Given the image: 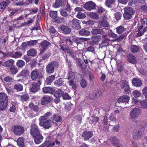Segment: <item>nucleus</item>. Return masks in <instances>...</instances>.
Segmentation results:
<instances>
[{
    "label": "nucleus",
    "mask_w": 147,
    "mask_h": 147,
    "mask_svg": "<svg viewBox=\"0 0 147 147\" xmlns=\"http://www.w3.org/2000/svg\"><path fill=\"white\" fill-rule=\"evenodd\" d=\"M30 133L34 137V142L36 144H39L42 142L43 137L40 134L38 126L34 123L31 125Z\"/></svg>",
    "instance_id": "obj_1"
},
{
    "label": "nucleus",
    "mask_w": 147,
    "mask_h": 147,
    "mask_svg": "<svg viewBox=\"0 0 147 147\" xmlns=\"http://www.w3.org/2000/svg\"><path fill=\"white\" fill-rule=\"evenodd\" d=\"M8 97L4 93H0V110L3 111L6 108L8 105Z\"/></svg>",
    "instance_id": "obj_2"
},
{
    "label": "nucleus",
    "mask_w": 147,
    "mask_h": 147,
    "mask_svg": "<svg viewBox=\"0 0 147 147\" xmlns=\"http://www.w3.org/2000/svg\"><path fill=\"white\" fill-rule=\"evenodd\" d=\"M124 13L123 14L124 18L126 20L131 19L132 16L135 13V11L131 7H127L124 9Z\"/></svg>",
    "instance_id": "obj_3"
},
{
    "label": "nucleus",
    "mask_w": 147,
    "mask_h": 147,
    "mask_svg": "<svg viewBox=\"0 0 147 147\" xmlns=\"http://www.w3.org/2000/svg\"><path fill=\"white\" fill-rule=\"evenodd\" d=\"M12 131L14 134L18 136H21L24 132V128L21 125H16L12 126Z\"/></svg>",
    "instance_id": "obj_4"
},
{
    "label": "nucleus",
    "mask_w": 147,
    "mask_h": 147,
    "mask_svg": "<svg viewBox=\"0 0 147 147\" xmlns=\"http://www.w3.org/2000/svg\"><path fill=\"white\" fill-rule=\"evenodd\" d=\"M42 77V73L38 69L33 70L31 73V78L33 80H36L37 78L40 79Z\"/></svg>",
    "instance_id": "obj_5"
},
{
    "label": "nucleus",
    "mask_w": 147,
    "mask_h": 147,
    "mask_svg": "<svg viewBox=\"0 0 147 147\" xmlns=\"http://www.w3.org/2000/svg\"><path fill=\"white\" fill-rule=\"evenodd\" d=\"M141 113L140 110L138 108H135L131 110L130 113L131 118L135 119L139 117Z\"/></svg>",
    "instance_id": "obj_6"
},
{
    "label": "nucleus",
    "mask_w": 147,
    "mask_h": 147,
    "mask_svg": "<svg viewBox=\"0 0 147 147\" xmlns=\"http://www.w3.org/2000/svg\"><path fill=\"white\" fill-rule=\"evenodd\" d=\"M57 63L55 61L52 62L49 64L46 67L47 72L49 74L52 73L54 71V67L58 66Z\"/></svg>",
    "instance_id": "obj_7"
},
{
    "label": "nucleus",
    "mask_w": 147,
    "mask_h": 147,
    "mask_svg": "<svg viewBox=\"0 0 147 147\" xmlns=\"http://www.w3.org/2000/svg\"><path fill=\"white\" fill-rule=\"evenodd\" d=\"M122 88L123 89L125 94H129L131 93V91L129 86L128 82L126 80H122L121 82Z\"/></svg>",
    "instance_id": "obj_8"
},
{
    "label": "nucleus",
    "mask_w": 147,
    "mask_h": 147,
    "mask_svg": "<svg viewBox=\"0 0 147 147\" xmlns=\"http://www.w3.org/2000/svg\"><path fill=\"white\" fill-rule=\"evenodd\" d=\"M71 25L73 28L77 30L80 29V21L74 18L71 22Z\"/></svg>",
    "instance_id": "obj_9"
},
{
    "label": "nucleus",
    "mask_w": 147,
    "mask_h": 147,
    "mask_svg": "<svg viewBox=\"0 0 147 147\" xmlns=\"http://www.w3.org/2000/svg\"><path fill=\"white\" fill-rule=\"evenodd\" d=\"M51 45L50 43L47 40H44L40 43V47L41 48L40 53H42L45 50L47 49L48 47Z\"/></svg>",
    "instance_id": "obj_10"
},
{
    "label": "nucleus",
    "mask_w": 147,
    "mask_h": 147,
    "mask_svg": "<svg viewBox=\"0 0 147 147\" xmlns=\"http://www.w3.org/2000/svg\"><path fill=\"white\" fill-rule=\"evenodd\" d=\"M130 99V97L127 95H125L118 98L117 101L119 103L121 102L128 103Z\"/></svg>",
    "instance_id": "obj_11"
},
{
    "label": "nucleus",
    "mask_w": 147,
    "mask_h": 147,
    "mask_svg": "<svg viewBox=\"0 0 147 147\" xmlns=\"http://www.w3.org/2000/svg\"><path fill=\"white\" fill-rule=\"evenodd\" d=\"M110 140L115 147H121V145L119 143V140L117 137L112 136L110 138Z\"/></svg>",
    "instance_id": "obj_12"
},
{
    "label": "nucleus",
    "mask_w": 147,
    "mask_h": 147,
    "mask_svg": "<svg viewBox=\"0 0 147 147\" xmlns=\"http://www.w3.org/2000/svg\"><path fill=\"white\" fill-rule=\"evenodd\" d=\"M84 7L86 10L90 11L95 9V4L92 1H89L84 4Z\"/></svg>",
    "instance_id": "obj_13"
},
{
    "label": "nucleus",
    "mask_w": 147,
    "mask_h": 147,
    "mask_svg": "<svg viewBox=\"0 0 147 147\" xmlns=\"http://www.w3.org/2000/svg\"><path fill=\"white\" fill-rule=\"evenodd\" d=\"M41 81L40 80H38L37 82H34L32 85V87L31 90L32 92H36L38 90L39 87L41 85Z\"/></svg>",
    "instance_id": "obj_14"
},
{
    "label": "nucleus",
    "mask_w": 147,
    "mask_h": 147,
    "mask_svg": "<svg viewBox=\"0 0 147 147\" xmlns=\"http://www.w3.org/2000/svg\"><path fill=\"white\" fill-rule=\"evenodd\" d=\"M52 122L49 120H47L46 121L41 122L39 123V125L41 126H43L46 129H48L51 127Z\"/></svg>",
    "instance_id": "obj_15"
},
{
    "label": "nucleus",
    "mask_w": 147,
    "mask_h": 147,
    "mask_svg": "<svg viewBox=\"0 0 147 147\" xmlns=\"http://www.w3.org/2000/svg\"><path fill=\"white\" fill-rule=\"evenodd\" d=\"M93 135L92 131H86L83 133L82 136L84 138V140H88L93 136Z\"/></svg>",
    "instance_id": "obj_16"
},
{
    "label": "nucleus",
    "mask_w": 147,
    "mask_h": 147,
    "mask_svg": "<svg viewBox=\"0 0 147 147\" xmlns=\"http://www.w3.org/2000/svg\"><path fill=\"white\" fill-rule=\"evenodd\" d=\"M99 25L104 27L109 28L110 27V26L107 21L104 19H100L98 22Z\"/></svg>",
    "instance_id": "obj_17"
},
{
    "label": "nucleus",
    "mask_w": 147,
    "mask_h": 147,
    "mask_svg": "<svg viewBox=\"0 0 147 147\" xmlns=\"http://www.w3.org/2000/svg\"><path fill=\"white\" fill-rule=\"evenodd\" d=\"M51 100V97L48 96H45L43 97L41 101V104L42 105H45L49 102Z\"/></svg>",
    "instance_id": "obj_18"
},
{
    "label": "nucleus",
    "mask_w": 147,
    "mask_h": 147,
    "mask_svg": "<svg viewBox=\"0 0 147 147\" xmlns=\"http://www.w3.org/2000/svg\"><path fill=\"white\" fill-rule=\"evenodd\" d=\"M132 82L133 84L136 87H140L142 85L141 81L138 78H134L132 80Z\"/></svg>",
    "instance_id": "obj_19"
},
{
    "label": "nucleus",
    "mask_w": 147,
    "mask_h": 147,
    "mask_svg": "<svg viewBox=\"0 0 147 147\" xmlns=\"http://www.w3.org/2000/svg\"><path fill=\"white\" fill-rule=\"evenodd\" d=\"M60 29L61 30L63 31V33L65 34H69L71 31L70 29L68 26L64 25L61 26L60 27Z\"/></svg>",
    "instance_id": "obj_20"
},
{
    "label": "nucleus",
    "mask_w": 147,
    "mask_h": 147,
    "mask_svg": "<svg viewBox=\"0 0 147 147\" xmlns=\"http://www.w3.org/2000/svg\"><path fill=\"white\" fill-rule=\"evenodd\" d=\"M60 12V14L62 16L66 17L69 15L70 11L69 9H61Z\"/></svg>",
    "instance_id": "obj_21"
},
{
    "label": "nucleus",
    "mask_w": 147,
    "mask_h": 147,
    "mask_svg": "<svg viewBox=\"0 0 147 147\" xmlns=\"http://www.w3.org/2000/svg\"><path fill=\"white\" fill-rule=\"evenodd\" d=\"M79 75L78 73L73 72L72 71H69L68 79L70 80H73L76 79L77 75Z\"/></svg>",
    "instance_id": "obj_22"
},
{
    "label": "nucleus",
    "mask_w": 147,
    "mask_h": 147,
    "mask_svg": "<svg viewBox=\"0 0 147 147\" xmlns=\"http://www.w3.org/2000/svg\"><path fill=\"white\" fill-rule=\"evenodd\" d=\"M128 61L130 63H135L136 62L135 57L132 54H129L127 56Z\"/></svg>",
    "instance_id": "obj_23"
},
{
    "label": "nucleus",
    "mask_w": 147,
    "mask_h": 147,
    "mask_svg": "<svg viewBox=\"0 0 147 147\" xmlns=\"http://www.w3.org/2000/svg\"><path fill=\"white\" fill-rule=\"evenodd\" d=\"M42 91L45 93L52 94L54 92L55 90L53 88L48 87L43 88L42 89Z\"/></svg>",
    "instance_id": "obj_24"
},
{
    "label": "nucleus",
    "mask_w": 147,
    "mask_h": 147,
    "mask_svg": "<svg viewBox=\"0 0 147 147\" xmlns=\"http://www.w3.org/2000/svg\"><path fill=\"white\" fill-rule=\"evenodd\" d=\"M93 94H94V95L93 96H92V94H90L89 95V97L90 98L92 99L94 98L97 97L99 96L102 94L101 92L99 90H95L94 91Z\"/></svg>",
    "instance_id": "obj_25"
},
{
    "label": "nucleus",
    "mask_w": 147,
    "mask_h": 147,
    "mask_svg": "<svg viewBox=\"0 0 147 147\" xmlns=\"http://www.w3.org/2000/svg\"><path fill=\"white\" fill-rule=\"evenodd\" d=\"M52 120L56 122L61 121L62 120V117L58 114H55L51 118Z\"/></svg>",
    "instance_id": "obj_26"
},
{
    "label": "nucleus",
    "mask_w": 147,
    "mask_h": 147,
    "mask_svg": "<svg viewBox=\"0 0 147 147\" xmlns=\"http://www.w3.org/2000/svg\"><path fill=\"white\" fill-rule=\"evenodd\" d=\"M24 139L22 137L19 138L17 141L18 145L20 147L24 146Z\"/></svg>",
    "instance_id": "obj_27"
},
{
    "label": "nucleus",
    "mask_w": 147,
    "mask_h": 147,
    "mask_svg": "<svg viewBox=\"0 0 147 147\" xmlns=\"http://www.w3.org/2000/svg\"><path fill=\"white\" fill-rule=\"evenodd\" d=\"M79 34L82 36H88L90 34V32L88 30L82 29L79 32Z\"/></svg>",
    "instance_id": "obj_28"
},
{
    "label": "nucleus",
    "mask_w": 147,
    "mask_h": 147,
    "mask_svg": "<svg viewBox=\"0 0 147 147\" xmlns=\"http://www.w3.org/2000/svg\"><path fill=\"white\" fill-rule=\"evenodd\" d=\"M84 40L86 41L87 40L82 38H73V40L78 44L82 43Z\"/></svg>",
    "instance_id": "obj_29"
},
{
    "label": "nucleus",
    "mask_w": 147,
    "mask_h": 147,
    "mask_svg": "<svg viewBox=\"0 0 147 147\" xmlns=\"http://www.w3.org/2000/svg\"><path fill=\"white\" fill-rule=\"evenodd\" d=\"M55 79V76L54 75H51L47 78L45 82L47 84H50L52 83L53 81Z\"/></svg>",
    "instance_id": "obj_30"
},
{
    "label": "nucleus",
    "mask_w": 147,
    "mask_h": 147,
    "mask_svg": "<svg viewBox=\"0 0 147 147\" xmlns=\"http://www.w3.org/2000/svg\"><path fill=\"white\" fill-rule=\"evenodd\" d=\"M18 71V68L15 66H12L9 69V72L11 74L14 75L16 74Z\"/></svg>",
    "instance_id": "obj_31"
},
{
    "label": "nucleus",
    "mask_w": 147,
    "mask_h": 147,
    "mask_svg": "<svg viewBox=\"0 0 147 147\" xmlns=\"http://www.w3.org/2000/svg\"><path fill=\"white\" fill-rule=\"evenodd\" d=\"M116 32L119 34L124 32L126 30V29L122 26H120L116 28Z\"/></svg>",
    "instance_id": "obj_32"
},
{
    "label": "nucleus",
    "mask_w": 147,
    "mask_h": 147,
    "mask_svg": "<svg viewBox=\"0 0 147 147\" xmlns=\"http://www.w3.org/2000/svg\"><path fill=\"white\" fill-rule=\"evenodd\" d=\"M36 50L33 49H30L27 51V55L29 56L34 57L36 55Z\"/></svg>",
    "instance_id": "obj_33"
},
{
    "label": "nucleus",
    "mask_w": 147,
    "mask_h": 147,
    "mask_svg": "<svg viewBox=\"0 0 147 147\" xmlns=\"http://www.w3.org/2000/svg\"><path fill=\"white\" fill-rule=\"evenodd\" d=\"M29 74V72L27 69H25L22 70L20 72V75L23 77H25L28 76Z\"/></svg>",
    "instance_id": "obj_34"
},
{
    "label": "nucleus",
    "mask_w": 147,
    "mask_h": 147,
    "mask_svg": "<svg viewBox=\"0 0 147 147\" xmlns=\"http://www.w3.org/2000/svg\"><path fill=\"white\" fill-rule=\"evenodd\" d=\"M64 81L63 79L61 78L59 79V80H55L54 82V85L57 87H60L64 84Z\"/></svg>",
    "instance_id": "obj_35"
},
{
    "label": "nucleus",
    "mask_w": 147,
    "mask_h": 147,
    "mask_svg": "<svg viewBox=\"0 0 147 147\" xmlns=\"http://www.w3.org/2000/svg\"><path fill=\"white\" fill-rule=\"evenodd\" d=\"M14 61L11 59H9L4 63V65L6 67H11L14 63Z\"/></svg>",
    "instance_id": "obj_36"
},
{
    "label": "nucleus",
    "mask_w": 147,
    "mask_h": 147,
    "mask_svg": "<svg viewBox=\"0 0 147 147\" xmlns=\"http://www.w3.org/2000/svg\"><path fill=\"white\" fill-rule=\"evenodd\" d=\"M14 89L17 91H21L23 90V86L20 84H16L14 86Z\"/></svg>",
    "instance_id": "obj_37"
},
{
    "label": "nucleus",
    "mask_w": 147,
    "mask_h": 147,
    "mask_svg": "<svg viewBox=\"0 0 147 147\" xmlns=\"http://www.w3.org/2000/svg\"><path fill=\"white\" fill-rule=\"evenodd\" d=\"M25 63L24 61L22 60H18L16 63V65L19 68H22L25 65Z\"/></svg>",
    "instance_id": "obj_38"
},
{
    "label": "nucleus",
    "mask_w": 147,
    "mask_h": 147,
    "mask_svg": "<svg viewBox=\"0 0 147 147\" xmlns=\"http://www.w3.org/2000/svg\"><path fill=\"white\" fill-rule=\"evenodd\" d=\"M142 134V132L139 130H136L133 133V136L134 138H140L141 137Z\"/></svg>",
    "instance_id": "obj_39"
},
{
    "label": "nucleus",
    "mask_w": 147,
    "mask_h": 147,
    "mask_svg": "<svg viewBox=\"0 0 147 147\" xmlns=\"http://www.w3.org/2000/svg\"><path fill=\"white\" fill-rule=\"evenodd\" d=\"M91 32L93 34H102L103 33L102 30L99 29H93L91 31Z\"/></svg>",
    "instance_id": "obj_40"
},
{
    "label": "nucleus",
    "mask_w": 147,
    "mask_h": 147,
    "mask_svg": "<svg viewBox=\"0 0 147 147\" xmlns=\"http://www.w3.org/2000/svg\"><path fill=\"white\" fill-rule=\"evenodd\" d=\"M29 107L31 109L33 110L34 111H37L38 109V106L34 105V104L32 102L29 103Z\"/></svg>",
    "instance_id": "obj_41"
},
{
    "label": "nucleus",
    "mask_w": 147,
    "mask_h": 147,
    "mask_svg": "<svg viewBox=\"0 0 147 147\" xmlns=\"http://www.w3.org/2000/svg\"><path fill=\"white\" fill-rule=\"evenodd\" d=\"M63 92L62 90L59 89L56 91L55 93L54 96L56 98L60 97L63 94Z\"/></svg>",
    "instance_id": "obj_42"
},
{
    "label": "nucleus",
    "mask_w": 147,
    "mask_h": 147,
    "mask_svg": "<svg viewBox=\"0 0 147 147\" xmlns=\"http://www.w3.org/2000/svg\"><path fill=\"white\" fill-rule=\"evenodd\" d=\"M42 144L45 147H49L52 146H54L55 145V143L52 142L50 141H47Z\"/></svg>",
    "instance_id": "obj_43"
},
{
    "label": "nucleus",
    "mask_w": 147,
    "mask_h": 147,
    "mask_svg": "<svg viewBox=\"0 0 147 147\" xmlns=\"http://www.w3.org/2000/svg\"><path fill=\"white\" fill-rule=\"evenodd\" d=\"M22 55V53L20 52H17L13 54L12 55V57L16 59L21 57Z\"/></svg>",
    "instance_id": "obj_44"
},
{
    "label": "nucleus",
    "mask_w": 147,
    "mask_h": 147,
    "mask_svg": "<svg viewBox=\"0 0 147 147\" xmlns=\"http://www.w3.org/2000/svg\"><path fill=\"white\" fill-rule=\"evenodd\" d=\"M131 50L133 53H136L139 51V48L138 46L136 45H131Z\"/></svg>",
    "instance_id": "obj_45"
},
{
    "label": "nucleus",
    "mask_w": 147,
    "mask_h": 147,
    "mask_svg": "<svg viewBox=\"0 0 147 147\" xmlns=\"http://www.w3.org/2000/svg\"><path fill=\"white\" fill-rule=\"evenodd\" d=\"M62 4L61 0H56L55 3L54 4L53 6L55 8L59 7Z\"/></svg>",
    "instance_id": "obj_46"
},
{
    "label": "nucleus",
    "mask_w": 147,
    "mask_h": 147,
    "mask_svg": "<svg viewBox=\"0 0 147 147\" xmlns=\"http://www.w3.org/2000/svg\"><path fill=\"white\" fill-rule=\"evenodd\" d=\"M50 16L55 19L57 17V11H50L49 12Z\"/></svg>",
    "instance_id": "obj_47"
},
{
    "label": "nucleus",
    "mask_w": 147,
    "mask_h": 147,
    "mask_svg": "<svg viewBox=\"0 0 147 147\" xmlns=\"http://www.w3.org/2000/svg\"><path fill=\"white\" fill-rule=\"evenodd\" d=\"M115 1V0H106L105 1L106 5L109 7H111V5L113 4Z\"/></svg>",
    "instance_id": "obj_48"
},
{
    "label": "nucleus",
    "mask_w": 147,
    "mask_h": 147,
    "mask_svg": "<svg viewBox=\"0 0 147 147\" xmlns=\"http://www.w3.org/2000/svg\"><path fill=\"white\" fill-rule=\"evenodd\" d=\"M101 37L99 36H94L92 38V40L95 43L98 42L100 40Z\"/></svg>",
    "instance_id": "obj_49"
},
{
    "label": "nucleus",
    "mask_w": 147,
    "mask_h": 147,
    "mask_svg": "<svg viewBox=\"0 0 147 147\" xmlns=\"http://www.w3.org/2000/svg\"><path fill=\"white\" fill-rule=\"evenodd\" d=\"M37 43V40H32L27 42V44L30 46H33L36 45Z\"/></svg>",
    "instance_id": "obj_50"
},
{
    "label": "nucleus",
    "mask_w": 147,
    "mask_h": 147,
    "mask_svg": "<svg viewBox=\"0 0 147 147\" xmlns=\"http://www.w3.org/2000/svg\"><path fill=\"white\" fill-rule=\"evenodd\" d=\"M24 0H16L15 1V4L18 6L22 5L24 4Z\"/></svg>",
    "instance_id": "obj_51"
},
{
    "label": "nucleus",
    "mask_w": 147,
    "mask_h": 147,
    "mask_svg": "<svg viewBox=\"0 0 147 147\" xmlns=\"http://www.w3.org/2000/svg\"><path fill=\"white\" fill-rule=\"evenodd\" d=\"M77 17L79 19H82L86 17V16L84 13L79 12L77 14Z\"/></svg>",
    "instance_id": "obj_52"
},
{
    "label": "nucleus",
    "mask_w": 147,
    "mask_h": 147,
    "mask_svg": "<svg viewBox=\"0 0 147 147\" xmlns=\"http://www.w3.org/2000/svg\"><path fill=\"white\" fill-rule=\"evenodd\" d=\"M89 16L94 19H97L98 18V16L96 13L91 12L89 14Z\"/></svg>",
    "instance_id": "obj_53"
},
{
    "label": "nucleus",
    "mask_w": 147,
    "mask_h": 147,
    "mask_svg": "<svg viewBox=\"0 0 147 147\" xmlns=\"http://www.w3.org/2000/svg\"><path fill=\"white\" fill-rule=\"evenodd\" d=\"M69 82V85L72 86V88L76 89L77 87L78 86L77 84L76 83L74 82L73 80H70Z\"/></svg>",
    "instance_id": "obj_54"
},
{
    "label": "nucleus",
    "mask_w": 147,
    "mask_h": 147,
    "mask_svg": "<svg viewBox=\"0 0 147 147\" xmlns=\"http://www.w3.org/2000/svg\"><path fill=\"white\" fill-rule=\"evenodd\" d=\"M80 85L82 88L86 87L87 85L86 81L84 79H82L80 81Z\"/></svg>",
    "instance_id": "obj_55"
},
{
    "label": "nucleus",
    "mask_w": 147,
    "mask_h": 147,
    "mask_svg": "<svg viewBox=\"0 0 147 147\" xmlns=\"http://www.w3.org/2000/svg\"><path fill=\"white\" fill-rule=\"evenodd\" d=\"M133 96L135 98H137L140 96L141 95V94L138 91L135 90L132 93Z\"/></svg>",
    "instance_id": "obj_56"
},
{
    "label": "nucleus",
    "mask_w": 147,
    "mask_h": 147,
    "mask_svg": "<svg viewBox=\"0 0 147 147\" xmlns=\"http://www.w3.org/2000/svg\"><path fill=\"white\" fill-rule=\"evenodd\" d=\"M4 81L7 82H10L13 80V78L9 76H7L5 77L3 79Z\"/></svg>",
    "instance_id": "obj_57"
},
{
    "label": "nucleus",
    "mask_w": 147,
    "mask_h": 147,
    "mask_svg": "<svg viewBox=\"0 0 147 147\" xmlns=\"http://www.w3.org/2000/svg\"><path fill=\"white\" fill-rule=\"evenodd\" d=\"M29 97L28 95L24 94L21 96V100L22 101H26L28 100Z\"/></svg>",
    "instance_id": "obj_58"
},
{
    "label": "nucleus",
    "mask_w": 147,
    "mask_h": 147,
    "mask_svg": "<svg viewBox=\"0 0 147 147\" xmlns=\"http://www.w3.org/2000/svg\"><path fill=\"white\" fill-rule=\"evenodd\" d=\"M7 5V2L5 1L2 2L0 3V8L3 9L6 7Z\"/></svg>",
    "instance_id": "obj_59"
},
{
    "label": "nucleus",
    "mask_w": 147,
    "mask_h": 147,
    "mask_svg": "<svg viewBox=\"0 0 147 147\" xmlns=\"http://www.w3.org/2000/svg\"><path fill=\"white\" fill-rule=\"evenodd\" d=\"M147 29V28H144L143 29V30H138L139 31V32L137 34V36H142Z\"/></svg>",
    "instance_id": "obj_60"
},
{
    "label": "nucleus",
    "mask_w": 147,
    "mask_h": 147,
    "mask_svg": "<svg viewBox=\"0 0 147 147\" xmlns=\"http://www.w3.org/2000/svg\"><path fill=\"white\" fill-rule=\"evenodd\" d=\"M122 14L121 13L117 12L115 13V18L117 20H119L121 18Z\"/></svg>",
    "instance_id": "obj_61"
},
{
    "label": "nucleus",
    "mask_w": 147,
    "mask_h": 147,
    "mask_svg": "<svg viewBox=\"0 0 147 147\" xmlns=\"http://www.w3.org/2000/svg\"><path fill=\"white\" fill-rule=\"evenodd\" d=\"M99 118L98 117H91L90 121L92 123H96L98 122Z\"/></svg>",
    "instance_id": "obj_62"
},
{
    "label": "nucleus",
    "mask_w": 147,
    "mask_h": 147,
    "mask_svg": "<svg viewBox=\"0 0 147 147\" xmlns=\"http://www.w3.org/2000/svg\"><path fill=\"white\" fill-rule=\"evenodd\" d=\"M62 96L64 99H70L71 98L68 94L66 93H65L63 94Z\"/></svg>",
    "instance_id": "obj_63"
},
{
    "label": "nucleus",
    "mask_w": 147,
    "mask_h": 147,
    "mask_svg": "<svg viewBox=\"0 0 147 147\" xmlns=\"http://www.w3.org/2000/svg\"><path fill=\"white\" fill-rule=\"evenodd\" d=\"M142 92L146 98L147 99V87L145 86L144 87L142 90Z\"/></svg>",
    "instance_id": "obj_64"
}]
</instances>
